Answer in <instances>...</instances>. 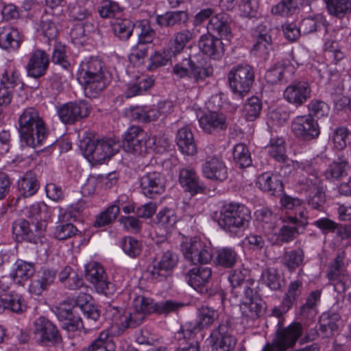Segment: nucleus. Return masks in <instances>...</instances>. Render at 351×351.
<instances>
[{"mask_svg": "<svg viewBox=\"0 0 351 351\" xmlns=\"http://www.w3.org/2000/svg\"><path fill=\"white\" fill-rule=\"evenodd\" d=\"M19 132L25 144L32 147L42 145L47 139L48 131L37 109L26 108L19 118Z\"/></svg>", "mask_w": 351, "mask_h": 351, "instance_id": "f257e3e1", "label": "nucleus"}, {"mask_svg": "<svg viewBox=\"0 0 351 351\" xmlns=\"http://www.w3.org/2000/svg\"><path fill=\"white\" fill-rule=\"evenodd\" d=\"M77 80L90 97H95L104 90L106 84L101 60L91 58L82 61L77 71Z\"/></svg>", "mask_w": 351, "mask_h": 351, "instance_id": "f03ea898", "label": "nucleus"}, {"mask_svg": "<svg viewBox=\"0 0 351 351\" xmlns=\"http://www.w3.org/2000/svg\"><path fill=\"white\" fill-rule=\"evenodd\" d=\"M168 143L166 138L158 136L150 137L140 126L132 125L124 134L123 146L128 152L141 154L148 149L158 147H165Z\"/></svg>", "mask_w": 351, "mask_h": 351, "instance_id": "7ed1b4c3", "label": "nucleus"}, {"mask_svg": "<svg viewBox=\"0 0 351 351\" xmlns=\"http://www.w3.org/2000/svg\"><path fill=\"white\" fill-rule=\"evenodd\" d=\"M251 219V213L245 205L230 203L221 207L218 224L227 232L236 233L245 228Z\"/></svg>", "mask_w": 351, "mask_h": 351, "instance_id": "20e7f679", "label": "nucleus"}, {"mask_svg": "<svg viewBox=\"0 0 351 351\" xmlns=\"http://www.w3.org/2000/svg\"><path fill=\"white\" fill-rule=\"evenodd\" d=\"M172 73L178 78L186 77L191 82L190 87L195 88L213 75V69L197 65L189 57L176 64L173 67Z\"/></svg>", "mask_w": 351, "mask_h": 351, "instance_id": "39448f33", "label": "nucleus"}, {"mask_svg": "<svg viewBox=\"0 0 351 351\" xmlns=\"http://www.w3.org/2000/svg\"><path fill=\"white\" fill-rule=\"evenodd\" d=\"M119 150V145L111 139L89 140L83 149L84 157L93 164H101Z\"/></svg>", "mask_w": 351, "mask_h": 351, "instance_id": "423d86ee", "label": "nucleus"}, {"mask_svg": "<svg viewBox=\"0 0 351 351\" xmlns=\"http://www.w3.org/2000/svg\"><path fill=\"white\" fill-rule=\"evenodd\" d=\"M303 333V327L300 322H293L287 327H279L272 343H267L262 351H285L295 346Z\"/></svg>", "mask_w": 351, "mask_h": 351, "instance_id": "0eeeda50", "label": "nucleus"}, {"mask_svg": "<svg viewBox=\"0 0 351 351\" xmlns=\"http://www.w3.org/2000/svg\"><path fill=\"white\" fill-rule=\"evenodd\" d=\"M229 85L232 92L243 97L250 90L254 81V71L249 64H241L234 66L228 75Z\"/></svg>", "mask_w": 351, "mask_h": 351, "instance_id": "6e6552de", "label": "nucleus"}, {"mask_svg": "<svg viewBox=\"0 0 351 351\" xmlns=\"http://www.w3.org/2000/svg\"><path fill=\"white\" fill-rule=\"evenodd\" d=\"M180 248L184 258L194 265L207 264L213 256L211 245L196 238L185 239Z\"/></svg>", "mask_w": 351, "mask_h": 351, "instance_id": "1a4fd4ad", "label": "nucleus"}, {"mask_svg": "<svg viewBox=\"0 0 351 351\" xmlns=\"http://www.w3.org/2000/svg\"><path fill=\"white\" fill-rule=\"evenodd\" d=\"M294 167L300 169L307 173V176L301 178L298 181L300 190L304 193L305 196L316 191L317 189L324 188L322 180L318 176L319 167L317 160L315 159L306 160L304 162H295Z\"/></svg>", "mask_w": 351, "mask_h": 351, "instance_id": "9d476101", "label": "nucleus"}, {"mask_svg": "<svg viewBox=\"0 0 351 351\" xmlns=\"http://www.w3.org/2000/svg\"><path fill=\"white\" fill-rule=\"evenodd\" d=\"M197 324H186L182 328V332L185 339H192L202 329L210 327L219 318V312L208 306L202 305L197 309Z\"/></svg>", "mask_w": 351, "mask_h": 351, "instance_id": "9b49d317", "label": "nucleus"}, {"mask_svg": "<svg viewBox=\"0 0 351 351\" xmlns=\"http://www.w3.org/2000/svg\"><path fill=\"white\" fill-rule=\"evenodd\" d=\"M34 335L36 340L45 345H54L61 341L56 326L44 317H40L34 322Z\"/></svg>", "mask_w": 351, "mask_h": 351, "instance_id": "f8f14e48", "label": "nucleus"}, {"mask_svg": "<svg viewBox=\"0 0 351 351\" xmlns=\"http://www.w3.org/2000/svg\"><path fill=\"white\" fill-rule=\"evenodd\" d=\"M85 276L92 283L98 292L107 295L113 291L112 284L107 280L103 267L97 262H90L85 267Z\"/></svg>", "mask_w": 351, "mask_h": 351, "instance_id": "ddd939ff", "label": "nucleus"}, {"mask_svg": "<svg viewBox=\"0 0 351 351\" xmlns=\"http://www.w3.org/2000/svg\"><path fill=\"white\" fill-rule=\"evenodd\" d=\"M90 111L89 105L84 101L69 102L59 107L58 114L62 123L73 124L86 117Z\"/></svg>", "mask_w": 351, "mask_h": 351, "instance_id": "4468645a", "label": "nucleus"}, {"mask_svg": "<svg viewBox=\"0 0 351 351\" xmlns=\"http://www.w3.org/2000/svg\"><path fill=\"white\" fill-rule=\"evenodd\" d=\"M291 130L304 140L317 138L319 134L318 124L311 115L297 116L292 121Z\"/></svg>", "mask_w": 351, "mask_h": 351, "instance_id": "2eb2a0df", "label": "nucleus"}, {"mask_svg": "<svg viewBox=\"0 0 351 351\" xmlns=\"http://www.w3.org/2000/svg\"><path fill=\"white\" fill-rule=\"evenodd\" d=\"M311 87L306 81L293 82L283 92L285 99L295 106H301L311 97Z\"/></svg>", "mask_w": 351, "mask_h": 351, "instance_id": "dca6fc26", "label": "nucleus"}, {"mask_svg": "<svg viewBox=\"0 0 351 351\" xmlns=\"http://www.w3.org/2000/svg\"><path fill=\"white\" fill-rule=\"evenodd\" d=\"M212 351H233L237 339L228 331L226 324H220L214 329L208 338Z\"/></svg>", "mask_w": 351, "mask_h": 351, "instance_id": "f3484780", "label": "nucleus"}, {"mask_svg": "<svg viewBox=\"0 0 351 351\" xmlns=\"http://www.w3.org/2000/svg\"><path fill=\"white\" fill-rule=\"evenodd\" d=\"M165 176L157 171L148 172L143 175L140 180L142 193L149 198H154L162 193L165 191Z\"/></svg>", "mask_w": 351, "mask_h": 351, "instance_id": "a211bd4d", "label": "nucleus"}, {"mask_svg": "<svg viewBox=\"0 0 351 351\" xmlns=\"http://www.w3.org/2000/svg\"><path fill=\"white\" fill-rule=\"evenodd\" d=\"M178 261V257L176 254L171 251H167L162 255L158 261L154 263L150 270L151 278L157 281L165 280L170 276Z\"/></svg>", "mask_w": 351, "mask_h": 351, "instance_id": "6ab92c4d", "label": "nucleus"}, {"mask_svg": "<svg viewBox=\"0 0 351 351\" xmlns=\"http://www.w3.org/2000/svg\"><path fill=\"white\" fill-rule=\"evenodd\" d=\"M203 176L215 182H223L228 178V168L223 160L218 156L208 157L202 168Z\"/></svg>", "mask_w": 351, "mask_h": 351, "instance_id": "aec40b11", "label": "nucleus"}, {"mask_svg": "<svg viewBox=\"0 0 351 351\" xmlns=\"http://www.w3.org/2000/svg\"><path fill=\"white\" fill-rule=\"evenodd\" d=\"M200 128L208 134L224 131L228 127L226 116L220 112L210 110L198 120Z\"/></svg>", "mask_w": 351, "mask_h": 351, "instance_id": "412c9836", "label": "nucleus"}, {"mask_svg": "<svg viewBox=\"0 0 351 351\" xmlns=\"http://www.w3.org/2000/svg\"><path fill=\"white\" fill-rule=\"evenodd\" d=\"M49 64V56L43 50L36 49L29 56L26 65L27 75L38 78L45 75Z\"/></svg>", "mask_w": 351, "mask_h": 351, "instance_id": "4be33fe9", "label": "nucleus"}, {"mask_svg": "<svg viewBox=\"0 0 351 351\" xmlns=\"http://www.w3.org/2000/svg\"><path fill=\"white\" fill-rule=\"evenodd\" d=\"M295 69V66L289 60H283L267 71L265 79L271 84L287 82L293 77Z\"/></svg>", "mask_w": 351, "mask_h": 351, "instance_id": "5701e85b", "label": "nucleus"}, {"mask_svg": "<svg viewBox=\"0 0 351 351\" xmlns=\"http://www.w3.org/2000/svg\"><path fill=\"white\" fill-rule=\"evenodd\" d=\"M199 47L204 53L214 60H219L224 53L223 44L221 39L209 33L201 36Z\"/></svg>", "mask_w": 351, "mask_h": 351, "instance_id": "b1692460", "label": "nucleus"}, {"mask_svg": "<svg viewBox=\"0 0 351 351\" xmlns=\"http://www.w3.org/2000/svg\"><path fill=\"white\" fill-rule=\"evenodd\" d=\"M56 314L62 322V327L67 331H75L82 326L77 311L67 306V303H61L57 308Z\"/></svg>", "mask_w": 351, "mask_h": 351, "instance_id": "393cba45", "label": "nucleus"}, {"mask_svg": "<svg viewBox=\"0 0 351 351\" xmlns=\"http://www.w3.org/2000/svg\"><path fill=\"white\" fill-rule=\"evenodd\" d=\"M212 276L211 269L208 267H194L186 274V280L190 286L199 292H203Z\"/></svg>", "mask_w": 351, "mask_h": 351, "instance_id": "a878e982", "label": "nucleus"}, {"mask_svg": "<svg viewBox=\"0 0 351 351\" xmlns=\"http://www.w3.org/2000/svg\"><path fill=\"white\" fill-rule=\"evenodd\" d=\"M179 182L181 186L192 195L202 192L205 186L199 181V176L191 167L183 168L179 173Z\"/></svg>", "mask_w": 351, "mask_h": 351, "instance_id": "bb28decb", "label": "nucleus"}, {"mask_svg": "<svg viewBox=\"0 0 351 351\" xmlns=\"http://www.w3.org/2000/svg\"><path fill=\"white\" fill-rule=\"evenodd\" d=\"M70 213L64 212L59 215L58 221L53 231V236L58 240H66L80 233L77 228L69 221Z\"/></svg>", "mask_w": 351, "mask_h": 351, "instance_id": "cd10ccee", "label": "nucleus"}, {"mask_svg": "<svg viewBox=\"0 0 351 351\" xmlns=\"http://www.w3.org/2000/svg\"><path fill=\"white\" fill-rule=\"evenodd\" d=\"M256 185L261 191L273 195L283 191V185L279 177L268 172L263 173L257 178Z\"/></svg>", "mask_w": 351, "mask_h": 351, "instance_id": "c85d7f7f", "label": "nucleus"}, {"mask_svg": "<svg viewBox=\"0 0 351 351\" xmlns=\"http://www.w3.org/2000/svg\"><path fill=\"white\" fill-rule=\"evenodd\" d=\"M21 42V35L17 29L10 25L0 27V47L2 49H17Z\"/></svg>", "mask_w": 351, "mask_h": 351, "instance_id": "c756f323", "label": "nucleus"}, {"mask_svg": "<svg viewBox=\"0 0 351 351\" xmlns=\"http://www.w3.org/2000/svg\"><path fill=\"white\" fill-rule=\"evenodd\" d=\"M176 143L180 152L186 155L193 156L197 152L193 134L187 127L178 130L176 134Z\"/></svg>", "mask_w": 351, "mask_h": 351, "instance_id": "7c9ffc66", "label": "nucleus"}, {"mask_svg": "<svg viewBox=\"0 0 351 351\" xmlns=\"http://www.w3.org/2000/svg\"><path fill=\"white\" fill-rule=\"evenodd\" d=\"M86 351H116V344L110 330L106 329L100 332Z\"/></svg>", "mask_w": 351, "mask_h": 351, "instance_id": "2f4dec72", "label": "nucleus"}, {"mask_svg": "<svg viewBox=\"0 0 351 351\" xmlns=\"http://www.w3.org/2000/svg\"><path fill=\"white\" fill-rule=\"evenodd\" d=\"M193 38V34L189 29H185L176 32L169 41L168 48L170 53L177 56Z\"/></svg>", "mask_w": 351, "mask_h": 351, "instance_id": "473e14b6", "label": "nucleus"}, {"mask_svg": "<svg viewBox=\"0 0 351 351\" xmlns=\"http://www.w3.org/2000/svg\"><path fill=\"white\" fill-rule=\"evenodd\" d=\"M344 253H339L334 261L330 263L327 272V278L332 282H342L343 278L348 276L344 265Z\"/></svg>", "mask_w": 351, "mask_h": 351, "instance_id": "72a5a7b5", "label": "nucleus"}, {"mask_svg": "<svg viewBox=\"0 0 351 351\" xmlns=\"http://www.w3.org/2000/svg\"><path fill=\"white\" fill-rule=\"evenodd\" d=\"M145 317L142 313L136 311L132 306L130 311H125L119 316L118 325L121 330L135 328L141 325Z\"/></svg>", "mask_w": 351, "mask_h": 351, "instance_id": "f704fd0d", "label": "nucleus"}, {"mask_svg": "<svg viewBox=\"0 0 351 351\" xmlns=\"http://www.w3.org/2000/svg\"><path fill=\"white\" fill-rule=\"evenodd\" d=\"M34 271V263L18 260L15 263V268L10 275L15 282L21 284L32 277Z\"/></svg>", "mask_w": 351, "mask_h": 351, "instance_id": "c9c22d12", "label": "nucleus"}, {"mask_svg": "<svg viewBox=\"0 0 351 351\" xmlns=\"http://www.w3.org/2000/svg\"><path fill=\"white\" fill-rule=\"evenodd\" d=\"M209 32L215 33L221 37H228L230 34V27L227 17L223 14L212 16L207 26Z\"/></svg>", "mask_w": 351, "mask_h": 351, "instance_id": "e433bc0d", "label": "nucleus"}, {"mask_svg": "<svg viewBox=\"0 0 351 351\" xmlns=\"http://www.w3.org/2000/svg\"><path fill=\"white\" fill-rule=\"evenodd\" d=\"M189 19V16L184 11L167 12L162 15L156 17L157 23L162 27H173L185 23Z\"/></svg>", "mask_w": 351, "mask_h": 351, "instance_id": "4c0bfd02", "label": "nucleus"}, {"mask_svg": "<svg viewBox=\"0 0 351 351\" xmlns=\"http://www.w3.org/2000/svg\"><path fill=\"white\" fill-rule=\"evenodd\" d=\"M266 149L269 155L279 162H285L288 159L286 154L285 141L282 138L278 136L271 138Z\"/></svg>", "mask_w": 351, "mask_h": 351, "instance_id": "58836bf2", "label": "nucleus"}, {"mask_svg": "<svg viewBox=\"0 0 351 351\" xmlns=\"http://www.w3.org/2000/svg\"><path fill=\"white\" fill-rule=\"evenodd\" d=\"M340 316L333 312H325L319 318V329L325 337L332 335V332L337 330Z\"/></svg>", "mask_w": 351, "mask_h": 351, "instance_id": "ea45409f", "label": "nucleus"}, {"mask_svg": "<svg viewBox=\"0 0 351 351\" xmlns=\"http://www.w3.org/2000/svg\"><path fill=\"white\" fill-rule=\"evenodd\" d=\"M38 189V180L31 171L27 172L19 181V190L23 197L34 195Z\"/></svg>", "mask_w": 351, "mask_h": 351, "instance_id": "a19ab883", "label": "nucleus"}, {"mask_svg": "<svg viewBox=\"0 0 351 351\" xmlns=\"http://www.w3.org/2000/svg\"><path fill=\"white\" fill-rule=\"evenodd\" d=\"M238 259V254L231 247H222L216 251L214 261L215 264L226 268L233 267Z\"/></svg>", "mask_w": 351, "mask_h": 351, "instance_id": "79ce46f5", "label": "nucleus"}, {"mask_svg": "<svg viewBox=\"0 0 351 351\" xmlns=\"http://www.w3.org/2000/svg\"><path fill=\"white\" fill-rule=\"evenodd\" d=\"M112 26L114 35L120 40H126L131 36L134 24L127 19H117L112 22Z\"/></svg>", "mask_w": 351, "mask_h": 351, "instance_id": "37998d69", "label": "nucleus"}, {"mask_svg": "<svg viewBox=\"0 0 351 351\" xmlns=\"http://www.w3.org/2000/svg\"><path fill=\"white\" fill-rule=\"evenodd\" d=\"M13 233L17 237L26 240L30 243H37L38 236L35 235L34 232L30 228L29 223L27 220L21 219L13 224Z\"/></svg>", "mask_w": 351, "mask_h": 351, "instance_id": "c03bdc74", "label": "nucleus"}, {"mask_svg": "<svg viewBox=\"0 0 351 351\" xmlns=\"http://www.w3.org/2000/svg\"><path fill=\"white\" fill-rule=\"evenodd\" d=\"M154 84V80L147 77H138L133 84H129L125 92V97L130 98L142 95L149 89Z\"/></svg>", "mask_w": 351, "mask_h": 351, "instance_id": "a18cd8bd", "label": "nucleus"}, {"mask_svg": "<svg viewBox=\"0 0 351 351\" xmlns=\"http://www.w3.org/2000/svg\"><path fill=\"white\" fill-rule=\"evenodd\" d=\"M304 258V252L301 249H297L285 252L281 263L292 272L303 264Z\"/></svg>", "mask_w": 351, "mask_h": 351, "instance_id": "49530a36", "label": "nucleus"}, {"mask_svg": "<svg viewBox=\"0 0 351 351\" xmlns=\"http://www.w3.org/2000/svg\"><path fill=\"white\" fill-rule=\"evenodd\" d=\"M0 306L17 313L23 312L26 308L22 295L15 292H12L8 295L1 298Z\"/></svg>", "mask_w": 351, "mask_h": 351, "instance_id": "de8ad7c7", "label": "nucleus"}, {"mask_svg": "<svg viewBox=\"0 0 351 351\" xmlns=\"http://www.w3.org/2000/svg\"><path fill=\"white\" fill-rule=\"evenodd\" d=\"M303 282L300 279L291 280L287 287L282 300L291 306L294 302L302 295Z\"/></svg>", "mask_w": 351, "mask_h": 351, "instance_id": "09e8293b", "label": "nucleus"}, {"mask_svg": "<svg viewBox=\"0 0 351 351\" xmlns=\"http://www.w3.org/2000/svg\"><path fill=\"white\" fill-rule=\"evenodd\" d=\"M262 109V104L256 97L249 98L243 108V115L247 121H253L257 119Z\"/></svg>", "mask_w": 351, "mask_h": 351, "instance_id": "8fccbe9b", "label": "nucleus"}, {"mask_svg": "<svg viewBox=\"0 0 351 351\" xmlns=\"http://www.w3.org/2000/svg\"><path fill=\"white\" fill-rule=\"evenodd\" d=\"M25 215L36 220L49 219L51 217L50 208L43 202H35L27 207Z\"/></svg>", "mask_w": 351, "mask_h": 351, "instance_id": "3c124183", "label": "nucleus"}, {"mask_svg": "<svg viewBox=\"0 0 351 351\" xmlns=\"http://www.w3.org/2000/svg\"><path fill=\"white\" fill-rule=\"evenodd\" d=\"M56 23V18L54 16H43L39 24V30L48 39H54L58 33Z\"/></svg>", "mask_w": 351, "mask_h": 351, "instance_id": "603ef678", "label": "nucleus"}, {"mask_svg": "<svg viewBox=\"0 0 351 351\" xmlns=\"http://www.w3.org/2000/svg\"><path fill=\"white\" fill-rule=\"evenodd\" d=\"M330 14L341 17L351 10V2L348 0H324Z\"/></svg>", "mask_w": 351, "mask_h": 351, "instance_id": "864d4df0", "label": "nucleus"}, {"mask_svg": "<svg viewBox=\"0 0 351 351\" xmlns=\"http://www.w3.org/2000/svg\"><path fill=\"white\" fill-rule=\"evenodd\" d=\"M132 306L146 317L149 314L156 313V302L150 298L138 295L134 299Z\"/></svg>", "mask_w": 351, "mask_h": 351, "instance_id": "5fc2aeb1", "label": "nucleus"}, {"mask_svg": "<svg viewBox=\"0 0 351 351\" xmlns=\"http://www.w3.org/2000/svg\"><path fill=\"white\" fill-rule=\"evenodd\" d=\"M263 282L272 290H278L281 287L282 279L274 268H267L263 271L261 275Z\"/></svg>", "mask_w": 351, "mask_h": 351, "instance_id": "6e6d98bb", "label": "nucleus"}, {"mask_svg": "<svg viewBox=\"0 0 351 351\" xmlns=\"http://www.w3.org/2000/svg\"><path fill=\"white\" fill-rule=\"evenodd\" d=\"M233 158L241 168L249 167L252 163L250 153L244 143H238L234 146Z\"/></svg>", "mask_w": 351, "mask_h": 351, "instance_id": "4d7b16f0", "label": "nucleus"}, {"mask_svg": "<svg viewBox=\"0 0 351 351\" xmlns=\"http://www.w3.org/2000/svg\"><path fill=\"white\" fill-rule=\"evenodd\" d=\"M272 49L271 38L267 34H260L256 38L253 51L259 56H267Z\"/></svg>", "mask_w": 351, "mask_h": 351, "instance_id": "13d9d810", "label": "nucleus"}, {"mask_svg": "<svg viewBox=\"0 0 351 351\" xmlns=\"http://www.w3.org/2000/svg\"><path fill=\"white\" fill-rule=\"evenodd\" d=\"M119 211L120 208L117 204H112L108 206L104 212L97 217L95 221V226L102 227L110 224L117 218Z\"/></svg>", "mask_w": 351, "mask_h": 351, "instance_id": "bf43d9fd", "label": "nucleus"}, {"mask_svg": "<svg viewBox=\"0 0 351 351\" xmlns=\"http://www.w3.org/2000/svg\"><path fill=\"white\" fill-rule=\"evenodd\" d=\"M177 221L175 211L170 208H164L156 215V223L165 229L173 227Z\"/></svg>", "mask_w": 351, "mask_h": 351, "instance_id": "052dcab7", "label": "nucleus"}, {"mask_svg": "<svg viewBox=\"0 0 351 351\" xmlns=\"http://www.w3.org/2000/svg\"><path fill=\"white\" fill-rule=\"evenodd\" d=\"M324 50L329 58L333 59L335 63L341 60L345 57L344 53L341 50L339 43L336 40L326 38Z\"/></svg>", "mask_w": 351, "mask_h": 351, "instance_id": "680f3d73", "label": "nucleus"}, {"mask_svg": "<svg viewBox=\"0 0 351 351\" xmlns=\"http://www.w3.org/2000/svg\"><path fill=\"white\" fill-rule=\"evenodd\" d=\"M240 308L243 316L251 320L258 318L262 309L261 305L254 300L243 301Z\"/></svg>", "mask_w": 351, "mask_h": 351, "instance_id": "e2e57ef3", "label": "nucleus"}, {"mask_svg": "<svg viewBox=\"0 0 351 351\" xmlns=\"http://www.w3.org/2000/svg\"><path fill=\"white\" fill-rule=\"evenodd\" d=\"M121 247L126 254L132 258L138 256L141 252V242L131 237H126L123 239Z\"/></svg>", "mask_w": 351, "mask_h": 351, "instance_id": "0e129e2a", "label": "nucleus"}, {"mask_svg": "<svg viewBox=\"0 0 351 351\" xmlns=\"http://www.w3.org/2000/svg\"><path fill=\"white\" fill-rule=\"evenodd\" d=\"M134 114L136 119L142 123L155 121L160 117L158 107L137 108Z\"/></svg>", "mask_w": 351, "mask_h": 351, "instance_id": "69168bd1", "label": "nucleus"}, {"mask_svg": "<svg viewBox=\"0 0 351 351\" xmlns=\"http://www.w3.org/2000/svg\"><path fill=\"white\" fill-rule=\"evenodd\" d=\"M309 114L312 117L322 118L327 116L330 112L328 105L320 100H312L308 105Z\"/></svg>", "mask_w": 351, "mask_h": 351, "instance_id": "338daca9", "label": "nucleus"}, {"mask_svg": "<svg viewBox=\"0 0 351 351\" xmlns=\"http://www.w3.org/2000/svg\"><path fill=\"white\" fill-rule=\"evenodd\" d=\"M120 10L117 2L112 0H103L99 8V13L102 18H111L119 12Z\"/></svg>", "mask_w": 351, "mask_h": 351, "instance_id": "774afa93", "label": "nucleus"}]
</instances>
